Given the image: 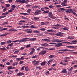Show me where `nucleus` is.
Returning a JSON list of instances; mask_svg holds the SVG:
<instances>
[{
    "label": "nucleus",
    "instance_id": "1",
    "mask_svg": "<svg viewBox=\"0 0 77 77\" xmlns=\"http://www.w3.org/2000/svg\"><path fill=\"white\" fill-rule=\"evenodd\" d=\"M26 39H29V38H23L20 40H15V41H13V42H26V41H27V40Z\"/></svg>",
    "mask_w": 77,
    "mask_h": 77
},
{
    "label": "nucleus",
    "instance_id": "2",
    "mask_svg": "<svg viewBox=\"0 0 77 77\" xmlns=\"http://www.w3.org/2000/svg\"><path fill=\"white\" fill-rule=\"evenodd\" d=\"M51 41L53 42H63V40H62L56 39L52 40H51Z\"/></svg>",
    "mask_w": 77,
    "mask_h": 77
},
{
    "label": "nucleus",
    "instance_id": "3",
    "mask_svg": "<svg viewBox=\"0 0 77 77\" xmlns=\"http://www.w3.org/2000/svg\"><path fill=\"white\" fill-rule=\"evenodd\" d=\"M41 11L39 10H37L35 12L34 14L35 15H39V14H41Z\"/></svg>",
    "mask_w": 77,
    "mask_h": 77
},
{
    "label": "nucleus",
    "instance_id": "4",
    "mask_svg": "<svg viewBox=\"0 0 77 77\" xmlns=\"http://www.w3.org/2000/svg\"><path fill=\"white\" fill-rule=\"evenodd\" d=\"M68 72L66 71V69H63L61 71V73L62 74H67Z\"/></svg>",
    "mask_w": 77,
    "mask_h": 77
},
{
    "label": "nucleus",
    "instance_id": "5",
    "mask_svg": "<svg viewBox=\"0 0 77 77\" xmlns=\"http://www.w3.org/2000/svg\"><path fill=\"white\" fill-rule=\"evenodd\" d=\"M47 52V51H41L39 53V54L40 55H41L42 56H43V55H44Z\"/></svg>",
    "mask_w": 77,
    "mask_h": 77
},
{
    "label": "nucleus",
    "instance_id": "6",
    "mask_svg": "<svg viewBox=\"0 0 77 77\" xmlns=\"http://www.w3.org/2000/svg\"><path fill=\"white\" fill-rule=\"evenodd\" d=\"M63 34V33L60 32H59L57 34H56L55 35L56 36H58L62 37L63 36V35H62Z\"/></svg>",
    "mask_w": 77,
    "mask_h": 77
},
{
    "label": "nucleus",
    "instance_id": "7",
    "mask_svg": "<svg viewBox=\"0 0 77 77\" xmlns=\"http://www.w3.org/2000/svg\"><path fill=\"white\" fill-rule=\"evenodd\" d=\"M60 51H74L73 50H69L68 49H61L59 50Z\"/></svg>",
    "mask_w": 77,
    "mask_h": 77
},
{
    "label": "nucleus",
    "instance_id": "8",
    "mask_svg": "<svg viewBox=\"0 0 77 77\" xmlns=\"http://www.w3.org/2000/svg\"><path fill=\"white\" fill-rule=\"evenodd\" d=\"M60 26V25L57 24L55 27H53L52 28H54V29H58L59 27Z\"/></svg>",
    "mask_w": 77,
    "mask_h": 77
},
{
    "label": "nucleus",
    "instance_id": "9",
    "mask_svg": "<svg viewBox=\"0 0 77 77\" xmlns=\"http://www.w3.org/2000/svg\"><path fill=\"white\" fill-rule=\"evenodd\" d=\"M72 11V9H69L66 10L65 11V12L66 13H71V11Z\"/></svg>",
    "mask_w": 77,
    "mask_h": 77
},
{
    "label": "nucleus",
    "instance_id": "10",
    "mask_svg": "<svg viewBox=\"0 0 77 77\" xmlns=\"http://www.w3.org/2000/svg\"><path fill=\"white\" fill-rule=\"evenodd\" d=\"M24 74L23 72H19L18 73L17 75H18V76H21L22 75H24Z\"/></svg>",
    "mask_w": 77,
    "mask_h": 77
},
{
    "label": "nucleus",
    "instance_id": "11",
    "mask_svg": "<svg viewBox=\"0 0 77 77\" xmlns=\"http://www.w3.org/2000/svg\"><path fill=\"white\" fill-rule=\"evenodd\" d=\"M41 45L43 47H48V44H47V43H43L41 44Z\"/></svg>",
    "mask_w": 77,
    "mask_h": 77
},
{
    "label": "nucleus",
    "instance_id": "12",
    "mask_svg": "<svg viewBox=\"0 0 77 77\" xmlns=\"http://www.w3.org/2000/svg\"><path fill=\"white\" fill-rule=\"evenodd\" d=\"M15 8H16V6H15V5H12L11 8V9L12 10V11H14V10L15 9Z\"/></svg>",
    "mask_w": 77,
    "mask_h": 77
},
{
    "label": "nucleus",
    "instance_id": "13",
    "mask_svg": "<svg viewBox=\"0 0 77 77\" xmlns=\"http://www.w3.org/2000/svg\"><path fill=\"white\" fill-rule=\"evenodd\" d=\"M13 73V72L11 70H9L7 72V74H11Z\"/></svg>",
    "mask_w": 77,
    "mask_h": 77
},
{
    "label": "nucleus",
    "instance_id": "14",
    "mask_svg": "<svg viewBox=\"0 0 77 77\" xmlns=\"http://www.w3.org/2000/svg\"><path fill=\"white\" fill-rule=\"evenodd\" d=\"M55 45V47H60V46H62V43H60L59 44H56Z\"/></svg>",
    "mask_w": 77,
    "mask_h": 77
},
{
    "label": "nucleus",
    "instance_id": "15",
    "mask_svg": "<svg viewBox=\"0 0 77 77\" xmlns=\"http://www.w3.org/2000/svg\"><path fill=\"white\" fill-rule=\"evenodd\" d=\"M32 32V30L31 29H28L27 30V33H31Z\"/></svg>",
    "mask_w": 77,
    "mask_h": 77
},
{
    "label": "nucleus",
    "instance_id": "16",
    "mask_svg": "<svg viewBox=\"0 0 77 77\" xmlns=\"http://www.w3.org/2000/svg\"><path fill=\"white\" fill-rule=\"evenodd\" d=\"M21 1L22 3H27V1L25 0H21Z\"/></svg>",
    "mask_w": 77,
    "mask_h": 77
},
{
    "label": "nucleus",
    "instance_id": "17",
    "mask_svg": "<svg viewBox=\"0 0 77 77\" xmlns=\"http://www.w3.org/2000/svg\"><path fill=\"white\" fill-rule=\"evenodd\" d=\"M8 31L9 32H15L17 31V29H9Z\"/></svg>",
    "mask_w": 77,
    "mask_h": 77
},
{
    "label": "nucleus",
    "instance_id": "18",
    "mask_svg": "<svg viewBox=\"0 0 77 77\" xmlns=\"http://www.w3.org/2000/svg\"><path fill=\"white\" fill-rule=\"evenodd\" d=\"M21 27H23V28H29V27H30V26H21Z\"/></svg>",
    "mask_w": 77,
    "mask_h": 77
},
{
    "label": "nucleus",
    "instance_id": "19",
    "mask_svg": "<svg viewBox=\"0 0 77 77\" xmlns=\"http://www.w3.org/2000/svg\"><path fill=\"white\" fill-rule=\"evenodd\" d=\"M39 63V61H37L34 64V65L35 66H36L37 65H38Z\"/></svg>",
    "mask_w": 77,
    "mask_h": 77
},
{
    "label": "nucleus",
    "instance_id": "20",
    "mask_svg": "<svg viewBox=\"0 0 77 77\" xmlns=\"http://www.w3.org/2000/svg\"><path fill=\"white\" fill-rule=\"evenodd\" d=\"M30 41H33L36 40V38H31L29 39Z\"/></svg>",
    "mask_w": 77,
    "mask_h": 77
},
{
    "label": "nucleus",
    "instance_id": "21",
    "mask_svg": "<svg viewBox=\"0 0 77 77\" xmlns=\"http://www.w3.org/2000/svg\"><path fill=\"white\" fill-rule=\"evenodd\" d=\"M44 41H46V42H50V40L49 39H43Z\"/></svg>",
    "mask_w": 77,
    "mask_h": 77
},
{
    "label": "nucleus",
    "instance_id": "22",
    "mask_svg": "<svg viewBox=\"0 0 77 77\" xmlns=\"http://www.w3.org/2000/svg\"><path fill=\"white\" fill-rule=\"evenodd\" d=\"M73 68H74V67H72L71 68H69L68 69V71H72V70H73Z\"/></svg>",
    "mask_w": 77,
    "mask_h": 77
},
{
    "label": "nucleus",
    "instance_id": "23",
    "mask_svg": "<svg viewBox=\"0 0 77 77\" xmlns=\"http://www.w3.org/2000/svg\"><path fill=\"white\" fill-rule=\"evenodd\" d=\"M45 65V61H44L42 63L41 65V66H43L44 65Z\"/></svg>",
    "mask_w": 77,
    "mask_h": 77
},
{
    "label": "nucleus",
    "instance_id": "24",
    "mask_svg": "<svg viewBox=\"0 0 77 77\" xmlns=\"http://www.w3.org/2000/svg\"><path fill=\"white\" fill-rule=\"evenodd\" d=\"M68 39H74V38L72 37V36H70L68 37Z\"/></svg>",
    "mask_w": 77,
    "mask_h": 77
},
{
    "label": "nucleus",
    "instance_id": "25",
    "mask_svg": "<svg viewBox=\"0 0 77 77\" xmlns=\"http://www.w3.org/2000/svg\"><path fill=\"white\" fill-rule=\"evenodd\" d=\"M8 30L7 28H3L2 29H1L0 30H1V31H3L4 30Z\"/></svg>",
    "mask_w": 77,
    "mask_h": 77
},
{
    "label": "nucleus",
    "instance_id": "26",
    "mask_svg": "<svg viewBox=\"0 0 77 77\" xmlns=\"http://www.w3.org/2000/svg\"><path fill=\"white\" fill-rule=\"evenodd\" d=\"M11 42H13V41H11V40H8V41H7V44H11Z\"/></svg>",
    "mask_w": 77,
    "mask_h": 77
},
{
    "label": "nucleus",
    "instance_id": "27",
    "mask_svg": "<svg viewBox=\"0 0 77 77\" xmlns=\"http://www.w3.org/2000/svg\"><path fill=\"white\" fill-rule=\"evenodd\" d=\"M0 50H3V51H4L6 50V48H5L4 47L0 48Z\"/></svg>",
    "mask_w": 77,
    "mask_h": 77
},
{
    "label": "nucleus",
    "instance_id": "28",
    "mask_svg": "<svg viewBox=\"0 0 77 77\" xmlns=\"http://www.w3.org/2000/svg\"><path fill=\"white\" fill-rule=\"evenodd\" d=\"M49 10H47L46 11H44L43 13L44 14H47V13H48V12H49Z\"/></svg>",
    "mask_w": 77,
    "mask_h": 77
},
{
    "label": "nucleus",
    "instance_id": "29",
    "mask_svg": "<svg viewBox=\"0 0 77 77\" xmlns=\"http://www.w3.org/2000/svg\"><path fill=\"white\" fill-rule=\"evenodd\" d=\"M12 69V67L11 66H9L8 68V70H9L10 69Z\"/></svg>",
    "mask_w": 77,
    "mask_h": 77
},
{
    "label": "nucleus",
    "instance_id": "30",
    "mask_svg": "<svg viewBox=\"0 0 77 77\" xmlns=\"http://www.w3.org/2000/svg\"><path fill=\"white\" fill-rule=\"evenodd\" d=\"M21 14H22V15H29V14L26 13H21Z\"/></svg>",
    "mask_w": 77,
    "mask_h": 77
},
{
    "label": "nucleus",
    "instance_id": "31",
    "mask_svg": "<svg viewBox=\"0 0 77 77\" xmlns=\"http://www.w3.org/2000/svg\"><path fill=\"white\" fill-rule=\"evenodd\" d=\"M44 34L43 33H39L37 34V36H42V35H43Z\"/></svg>",
    "mask_w": 77,
    "mask_h": 77
},
{
    "label": "nucleus",
    "instance_id": "32",
    "mask_svg": "<svg viewBox=\"0 0 77 77\" xmlns=\"http://www.w3.org/2000/svg\"><path fill=\"white\" fill-rule=\"evenodd\" d=\"M47 32H54L52 30V29H48L47 30Z\"/></svg>",
    "mask_w": 77,
    "mask_h": 77
},
{
    "label": "nucleus",
    "instance_id": "33",
    "mask_svg": "<svg viewBox=\"0 0 77 77\" xmlns=\"http://www.w3.org/2000/svg\"><path fill=\"white\" fill-rule=\"evenodd\" d=\"M14 45V43H12L8 45L9 47H11V46H12Z\"/></svg>",
    "mask_w": 77,
    "mask_h": 77
},
{
    "label": "nucleus",
    "instance_id": "34",
    "mask_svg": "<svg viewBox=\"0 0 77 77\" xmlns=\"http://www.w3.org/2000/svg\"><path fill=\"white\" fill-rule=\"evenodd\" d=\"M31 28H38L37 27L35 26H33V25H31L30 26Z\"/></svg>",
    "mask_w": 77,
    "mask_h": 77
},
{
    "label": "nucleus",
    "instance_id": "35",
    "mask_svg": "<svg viewBox=\"0 0 77 77\" xmlns=\"http://www.w3.org/2000/svg\"><path fill=\"white\" fill-rule=\"evenodd\" d=\"M61 5H62V6H67V4H66L65 3H61Z\"/></svg>",
    "mask_w": 77,
    "mask_h": 77
},
{
    "label": "nucleus",
    "instance_id": "36",
    "mask_svg": "<svg viewBox=\"0 0 77 77\" xmlns=\"http://www.w3.org/2000/svg\"><path fill=\"white\" fill-rule=\"evenodd\" d=\"M54 57V55H52L50 56L49 57V58H53V57Z\"/></svg>",
    "mask_w": 77,
    "mask_h": 77
},
{
    "label": "nucleus",
    "instance_id": "37",
    "mask_svg": "<svg viewBox=\"0 0 77 77\" xmlns=\"http://www.w3.org/2000/svg\"><path fill=\"white\" fill-rule=\"evenodd\" d=\"M30 11H31V9H29L27 11V12L28 13V14H30Z\"/></svg>",
    "mask_w": 77,
    "mask_h": 77
},
{
    "label": "nucleus",
    "instance_id": "38",
    "mask_svg": "<svg viewBox=\"0 0 77 77\" xmlns=\"http://www.w3.org/2000/svg\"><path fill=\"white\" fill-rule=\"evenodd\" d=\"M6 16H1L0 17V19H2V18H5V17H6Z\"/></svg>",
    "mask_w": 77,
    "mask_h": 77
},
{
    "label": "nucleus",
    "instance_id": "39",
    "mask_svg": "<svg viewBox=\"0 0 77 77\" xmlns=\"http://www.w3.org/2000/svg\"><path fill=\"white\" fill-rule=\"evenodd\" d=\"M67 48H74L75 47L74 46H67Z\"/></svg>",
    "mask_w": 77,
    "mask_h": 77
},
{
    "label": "nucleus",
    "instance_id": "40",
    "mask_svg": "<svg viewBox=\"0 0 77 77\" xmlns=\"http://www.w3.org/2000/svg\"><path fill=\"white\" fill-rule=\"evenodd\" d=\"M25 70L26 71H27L29 70V67L28 66H26L25 67Z\"/></svg>",
    "mask_w": 77,
    "mask_h": 77
},
{
    "label": "nucleus",
    "instance_id": "41",
    "mask_svg": "<svg viewBox=\"0 0 77 77\" xmlns=\"http://www.w3.org/2000/svg\"><path fill=\"white\" fill-rule=\"evenodd\" d=\"M32 8H39V6H33Z\"/></svg>",
    "mask_w": 77,
    "mask_h": 77
},
{
    "label": "nucleus",
    "instance_id": "42",
    "mask_svg": "<svg viewBox=\"0 0 77 77\" xmlns=\"http://www.w3.org/2000/svg\"><path fill=\"white\" fill-rule=\"evenodd\" d=\"M10 57H17V56H15V55H12V56H10Z\"/></svg>",
    "mask_w": 77,
    "mask_h": 77
},
{
    "label": "nucleus",
    "instance_id": "43",
    "mask_svg": "<svg viewBox=\"0 0 77 77\" xmlns=\"http://www.w3.org/2000/svg\"><path fill=\"white\" fill-rule=\"evenodd\" d=\"M46 30L45 28H41L40 29V30H41L42 31H45Z\"/></svg>",
    "mask_w": 77,
    "mask_h": 77
},
{
    "label": "nucleus",
    "instance_id": "44",
    "mask_svg": "<svg viewBox=\"0 0 77 77\" xmlns=\"http://www.w3.org/2000/svg\"><path fill=\"white\" fill-rule=\"evenodd\" d=\"M49 44L51 45H56V43L54 42L50 43Z\"/></svg>",
    "mask_w": 77,
    "mask_h": 77
},
{
    "label": "nucleus",
    "instance_id": "45",
    "mask_svg": "<svg viewBox=\"0 0 77 77\" xmlns=\"http://www.w3.org/2000/svg\"><path fill=\"white\" fill-rule=\"evenodd\" d=\"M56 8H62V6L60 5H56Z\"/></svg>",
    "mask_w": 77,
    "mask_h": 77
},
{
    "label": "nucleus",
    "instance_id": "46",
    "mask_svg": "<svg viewBox=\"0 0 77 77\" xmlns=\"http://www.w3.org/2000/svg\"><path fill=\"white\" fill-rule=\"evenodd\" d=\"M72 42H73V44H75V43H76L77 42V40H73L72 41Z\"/></svg>",
    "mask_w": 77,
    "mask_h": 77
},
{
    "label": "nucleus",
    "instance_id": "47",
    "mask_svg": "<svg viewBox=\"0 0 77 77\" xmlns=\"http://www.w3.org/2000/svg\"><path fill=\"white\" fill-rule=\"evenodd\" d=\"M63 43L65 44H72V43H70L69 42H64Z\"/></svg>",
    "mask_w": 77,
    "mask_h": 77
},
{
    "label": "nucleus",
    "instance_id": "48",
    "mask_svg": "<svg viewBox=\"0 0 77 77\" xmlns=\"http://www.w3.org/2000/svg\"><path fill=\"white\" fill-rule=\"evenodd\" d=\"M16 2L17 3H21V0H16Z\"/></svg>",
    "mask_w": 77,
    "mask_h": 77
},
{
    "label": "nucleus",
    "instance_id": "49",
    "mask_svg": "<svg viewBox=\"0 0 77 77\" xmlns=\"http://www.w3.org/2000/svg\"><path fill=\"white\" fill-rule=\"evenodd\" d=\"M5 44V42H2L0 43V45H4V44Z\"/></svg>",
    "mask_w": 77,
    "mask_h": 77
},
{
    "label": "nucleus",
    "instance_id": "50",
    "mask_svg": "<svg viewBox=\"0 0 77 77\" xmlns=\"http://www.w3.org/2000/svg\"><path fill=\"white\" fill-rule=\"evenodd\" d=\"M51 0H45V3H48V2H50Z\"/></svg>",
    "mask_w": 77,
    "mask_h": 77
},
{
    "label": "nucleus",
    "instance_id": "51",
    "mask_svg": "<svg viewBox=\"0 0 77 77\" xmlns=\"http://www.w3.org/2000/svg\"><path fill=\"white\" fill-rule=\"evenodd\" d=\"M60 9L62 12L63 11H65V9L64 8H60Z\"/></svg>",
    "mask_w": 77,
    "mask_h": 77
},
{
    "label": "nucleus",
    "instance_id": "52",
    "mask_svg": "<svg viewBox=\"0 0 77 77\" xmlns=\"http://www.w3.org/2000/svg\"><path fill=\"white\" fill-rule=\"evenodd\" d=\"M17 64H18V62H16L13 63V65H14V66H15V65H17Z\"/></svg>",
    "mask_w": 77,
    "mask_h": 77
},
{
    "label": "nucleus",
    "instance_id": "53",
    "mask_svg": "<svg viewBox=\"0 0 77 77\" xmlns=\"http://www.w3.org/2000/svg\"><path fill=\"white\" fill-rule=\"evenodd\" d=\"M31 46H30V45H27V46H26V48H29V47H30Z\"/></svg>",
    "mask_w": 77,
    "mask_h": 77
},
{
    "label": "nucleus",
    "instance_id": "54",
    "mask_svg": "<svg viewBox=\"0 0 77 77\" xmlns=\"http://www.w3.org/2000/svg\"><path fill=\"white\" fill-rule=\"evenodd\" d=\"M49 17L50 18H53V15H52V14H49Z\"/></svg>",
    "mask_w": 77,
    "mask_h": 77
},
{
    "label": "nucleus",
    "instance_id": "55",
    "mask_svg": "<svg viewBox=\"0 0 77 77\" xmlns=\"http://www.w3.org/2000/svg\"><path fill=\"white\" fill-rule=\"evenodd\" d=\"M39 18V17H34V20H38Z\"/></svg>",
    "mask_w": 77,
    "mask_h": 77
},
{
    "label": "nucleus",
    "instance_id": "56",
    "mask_svg": "<svg viewBox=\"0 0 77 77\" xmlns=\"http://www.w3.org/2000/svg\"><path fill=\"white\" fill-rule=\"evenodd\" d=\"M5 6H6V7H9V6H10V5L9 4H6Z\"/></svg>",
    "mask_w": 77,
    "mask_h": 77
},
{
    "label": "nucleus",
    "instance_id": "57",
    "mask_svg": "<svg viewBox=\"0 0 77 77\" xmlns=\"http://www.w3.org/2000/svg\"><path fill=\"white\" fill-rule=\"evenodd\" d=\"M27 54L26 53H23L22 54V56H26V55H27Z\"/></svg>",
    "mask_w": 77,
    "mask_h": 77
},
{
    "label": "nucleus",
    "instance_id": "58",
    "mask_svg": "<svg viewBox=\"0 0 77 77\" xmlns=\"http://www.w3.org/2000/svg\"><path fill=\"white\" fill-rule=\"evenodd\" d=\"M41 24L42 25H46V24H45V23H44V22H41Z\"/></svg>",
    "mask_w": 77,
    "mask_h": 77
},
{
    "label": "nucleus",
    "instance_id": "59",
    "mask_svg": "<svg viewBox=\"0 0 77 77\" xmlns=\"http://www.w3.org/2000/svg\"><path fill=\"white\" fill-rule=\"evenodd\" d=\"M71 53H72L73 54H77V52H75L71 51Z\"/></svg>",
    "mask_w": 77,
    "mask_h": 77
},
{
    "label": "nucleus",
    "instance_id": "60",
    "mask_svg": "<svg viewBox=\"0 0 77 77\" xmlns=\"http://www.w3.org/2000/svg\"><path fill=\"white\" fill-rule=\"evenodd\" d=\"M25 68V66H23L22 67V68L21 69V70H22V71H23L24 69V68Z\"/></svg>",
    "mask_w": 77,
    "mask_h": 77
},
{
    "label": "nucleus",
    "instance_id": "61",
    "mask_svg": "<svg viewBox=\"0 0 77 77\" xmlns=\"http://www.w3.org/2000/svg\"><path fill=\"white\" fill-rule=\"evenodd\" d=\"M34 33H39V31L38 30H35L34 31Z\"/></svg>",
    "mask_w": 77,
    "mask_h": 77
},
{
    "label": "nucleus",
    "instance_id": "62",
    "mask_svg": "<svg viewBox=\"0 0 77 77\" xmlns=\"http://www.w3.org/2000/svg\"><path fill=\"white\" fill-rule=\"evenodd\" d=\"M20 50H17V51H16L15 52H14V53L15 54V53H18V52H19V51H20Z\"/></svg>",
    "mask_w": 77,
    "mask_h": 77
},
{
    "label": "nucleus",
    "instance_id": "63",
    "mask_svg": "<svg viewBox=\"0 0 77 77\" xmlns=\"http://www.w3.org/2000/svg\"><path fill=\"white\" fill-rule=\"evenodd\" d=\"M63 30H67V28L66 27L63 28Z\"/></svg>",
    "mask_w": 77,
    "mask_h": 77
},
{
    "label": "nucleus",
    "instance_id": "64",
    "mask_svg": "<svg viewBox=\"0 0 77 77\" xmlns=\"http://www.w3.org/2000/svg\"><path fill=\"white\" fill-rule=\"evenodd\" d=\"M21 60V58H18L16 59V60Z\"/></svg>",
    "mask_w": 77,
    "mask_h": 77
}]
</instances>
